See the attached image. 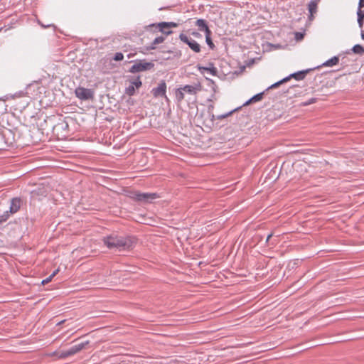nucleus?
<instances>
[{"label":"nucleus","instance_id":"nucleus-1","mask_svg":"<svg viewBox=\"0 0 364 364\" xmlns=\"http://www.w3.org/2000/svg\"><path fill=\"white\" fill-rule=\"evenodd\" d=\"M104 244L110 250L119 251L128 250L134 245V239L131 237H122L111 235L103 238Z\"/></svg>","mask_w":364,"mask_h":364},{"label":"nucleus","instance_id":"nucleus-2","mask_svg":"<svg viewBox=\"0 0 364 364\" xmlns=\"http://www.w3.org/2000/svg\"><path fill=\"white\" fill-rule=\"evenodd\" d=\"M14 142L15 134L14 132L6 127H0V150L13 146Z\"/></svg>","mask_w":364,"mask_h":364},{"label":"nucleus","instance_id":"nucleus-3","mask_svg":"<svg viewBox=\"0 0 364 364\" xmlns=\"http://www.w3.org/2000/svg\"><path fill=\"white\" fill-rule=\"evenodd\" d=\"M154 67V64L152 62H146L145 60H136L130 67L129 72L131 73H136L149 70Z\"/></svg>","mask_w":364,"mask_h":364},{"label":"nucleus","instance_id":"nucleus-4","mask_svg":"<svg viewBox=\"0 0 364 364\" xmlns=\"http://www.w3.org/2000/svg\"><path fill=\"white\" fill-rule=\"evenodd\" d=\"M131 197L138 202L151 203L154 200L158 198L159 196L154 193H141L139 191H134L132 193Z\"/></svg>","mask_w":364,"mask_h":364},{"label":"nucleus","instance_id":"nucleus-5","mask_svg":"<svg viewBox=\"0 0 364 364\" xmlns=\"http://www.w3.org/2000/svg\"><path fill=\"white\" fill-rule=\"evenodd\" d=\"M89 341H85L82 342L80 343L71 346L70 348L67 350H64L61 353V357L63 358H67L69 356H71L73 355L76 354L77 353L80 352L81 350L85 348L87 345H88Z\"/></svg>","mask_w":364,"mask_h":364},{"label":"nucleus","instance_id":"nucleus-6","mask_svg":"<svg viewBox=\"0 0 364 364\" xmlns=\"http://www.w3.org/2000/svg\"><path fill=\"white\" fill-rule=\"evenodd\" d=\"M179 39L184 43L188 46V47L195 53H199L200 51V46L193 38L188 37L184 33L179 35Z\"/></svg>","mask_w":364,"mask_h":364},{"label":"nucleus","instance_id":"nucleus-7","mask_svg":"<svg viewBox=\"0 0 364 364\" xmlns=\"http://www.w3.org/2000/svg\"><path fill=\"white\" fill-rule=\"evenodd\" d=\"M76 97L81 100H91L94 97V92L91 89L78 87L75 89Z\"/></svg>","mask_w":364,"mask_h":364},{"label":"nucleus","instance_id":"nucleus-8","mask_svg":"<svg viewBox=\"0 0 364 364\" xmlns=\"http://www.w3.org/2000/svg\"><path fill=\"white\" fill-rule=\"evenodd\" d=\"M151 92L154 97H166V84L165 81H161L156 87L152 89Z\"/></svg>","mask_w":364,"mask_h":364},{"label":"nucleus","instance_id":"nucleus-9","mask_svg":"<svg viewBox=\"0 0 364 364\" xmlns=\"http://www.w3.org/2000/svg\"><path fill=\"white\" fill-rule=\"evenodd\" d=\"M183 91L184 94H188L191 95H196L198 92L200 91L201 85L200 83L194 85H186L181 87Z\"/></svg>","mask_w":364,"mask_h":364},{"label":"nucleus","instance_id":"nucleus-10","mask_svg":"<svg viewBox=\"0 0 364 364\" xmlns=\"http://www.w3.org/2000/svg\"><path fill=\"white\" fill-rule=\"evenodd\" d=\"M22 204V200L20 198H14L11 200L9 210L11 214L17 213Z\"/></svg>","mask_w":364,"mask_h":364},{"label":"nucleus","instance_id":"nucleus-11","mask_svg":"<svg viewBox=\"0 0 364 364\" xmlns=\"http://www.w3.org/2000/svg\"><path fill=\"white\" fill-rule=\"evenodd\" d=\"M177 26V23L174 22H161L158 24L159 31L166 35L172 33V31H165V28H171Z\"/></svg>","mask_w":364,"mask_h":364},{"label":"nucleus","instance_id":"nucleus-12","mask_svg":"<svg viewBox=\"0 0 364 364\" xmlns=\"http://www.w3.org/2000/svg\"><path fill=\"white\" fill-rule=\"evenodd\" d=\"M195 25L198 27L200 31L204 32L205 34L211 31L208 27V22L205 19H198L196 21Z\"/></svg>","mask_w":364,"mask_h":364},{"label":"nucleus","instance_id":"nucleus-13","mask_svg":"<svg viewBox=\"0 0 364 364\" xmlns=\"http://www.w3.org/2000/svg\"><path fill=\"white\" fill-rule=\"evenodd\" d=\"M318 4L311 1L308 4V11L309 13L308 18L309 21H312L314 19V15L316 14Z\"/></svg>","mask_w":364,"mask_h":364},{"label":"nucleus","instance_id":"nucleus-14","mask_svg":"<svg viewBox=\"0 0 364 364\" xmlns=\"http://www.w3.org/2000/svg\"><path fill=\"white\" fill-rule=\"evenodd\" d=\"M309 71H310L309 69H307V70H305L299 71V72L290 74L287 77H289V80L293 77V78H294L296 80H303L305 77L306 75Z\"/></svg>","mask_w":364,"mask_h":364},{"label":"nucleus","instance_id":"nucleus-15","mask_svg":"<svg viewBox=\"0 0 364 364\" xmlns=\"http://www.w3.org/2000/svg\"><path fill=\"white\" fill-rule=\"evenodd\" d=\"M198 69L201 73H203V70H206L213 76H215L218 73L217 68L214 66L213 63H210L209 67L198 66Z\"/></svg>","mask_w":364,"mask_h":364},{"label":"nucleus","instance_id":"nucleus-16","mask_svg":"<svg viewBox=\"0 0 364 364\" xmlns=\"http://www.w3.org/2000/svg\"><path fill=\"white\" fill-rule=\"evenodd\" d=\"M263 95H264V92L256 94L255 95L252 97L250 100H248L245 103H244L243 105L245 106V105H248L249 104H250L252 102L260 101L263 97Z\"/></svg>","mask_w":364,"mask_h":364},{"label":"nucleus","instance_id":"nucleus-17","mask_svg":"<svg viewBox=\"0 0 364 364\" xmlns=\"http://www.w3.org/2000/svg\"><path fill=\"white\" fill-rule=\"evenodd\" d=\"M338 61H339L338 57L333 56L331 58H330L329 60H328L326 62H324L322 64V66H324V67H331L333 65H335L338 64Z\"/></svg>","mask_w":364,"mask_h":364},{"label":"nucleus","instance_id":"nucleus-18","mask_svg":"<svg viewBox=\"0 0 364 364\" xmlns=\"http://www.w3.org/2000/svg\"><path fill=\"white\" fill-rule=\"evenodd\" d=\"M176 98L178 102H181L184 99L185 94L181 87L176 90Z\"/></svg>","mask_w":364,"mask_h":364},{"label":"nucleus","instance_id":"nucleus-19","mask_svg":"<svg viewBox=\"0 0 364 364\" xmlns=\"http://www.w3.org/2000/svg\"><path fill=\"white\" fill-rule=\"evenodd\" d=\"M211 35H212V32H209L206 34H205V42L207 43V45L209 46V48L211 49V50H213L215 48V45L214 43H213V41H212V38H211Z\"/></svg>","mask_w":364,"mask_h":364},{"label":"nucleus","instance_id":"nucleus-20","mask_svg":"<svg viewBox=\"0 0 364 364\" xmlns=\"http://www.w3.org/2000/svg\"><path fill=\"white\" fill-rule=\"evenodd\" d=\"M164 40H165V38L164 36H158V37L155 38V39L151 43V49H155L156 48V46L159 44V43H163L164 41Z\"/></svg>","mask_w":364,"mask_h":364},{"label":"nucleus","instance_id":"nucleus-21","mask_svg":"<svg viewBox=\"0 0 364 364\" xmlns=\"http://www.w3.org/2000/svg\"><path fill=\"white\" fill-rule=\"evenodd\" d=\"M352 50L355 54H359V55L364 54V48L362 46H360V44L355 45L353 47Z\"/></svg>","mask_w":364,"mask_h":364},{"label":"nucleus","instance_id":"nucleus-22","mask_svg":"<svg viewBox=\"0 0 364 364\" xmlns=\"http://www.w3.org/2000/svg\"><path fill=\"white\" fill-rule=\"evenodd\" d=\"M289 80V77H284V78L282 79L281 80L270 85L269 87H267V90H268L269 89H272V88H276L278 86H279L280 85H282V83L286 82Z\"/></svg>","mask_w":364,"mask_h":364},{"label":"nucleus","instance_id":"nucleus-23","mask_svg":"<svg viewBox=\"0 0 364 364\" xmlns=\"http://www.w3.org/2000/svg\"><path fill=\"white\" fill-rule=\"evenodd\" d=\"M11 215V214L8 210L0 215V225L6 222L10 218Z\"/></svg>","mask_w":364,"mask_h":364},{"label":"nucleus","instance_id":"nucleus-24","mask_svg":"<svg viewBox=\"0 0 364 364\" xmlns=\"http://www.w3.org/2000/svg\"><path fill=\"white\" fill-rule=\"evenodd\" d=\"M125 93L129 96L134 95L135 93V87L134 85L130 84L127 87H126Z\"/></svg>","mask_w":364,"mask_h":364},{"label":"nucleus","instance_id":"nucleus-25","mask_svg":"<svg viewBox=\"0 0 364 364\" xmlns=\"http://www.w3.org/2000/svg\"><path fill=\"white\" fill-rule=\"evenodd\" d=\"M131 84L133 85L135 88H139L141 86L142 82L140 77H137V78L132 81Z\"/></svg>","mask_w":364,"mask_h":364},{"label":"nucleus","instance_id":"nucleus-26","mask_svg":"<svg viewBox=\"0 0 364 364\" xmlns=\"http://www.w3.org/2000/svg\"><path fill=\"white\" fill-rule=\"evenodd\" d=\"M123 58H124V55L121 52L116 53L113 57V60L115 61L122 60Z\"/></svg>","mask_w":364,"mask_h":364},{"label":"nucleus","instance_id":"nucleus-27","mask_svg":"<svg viewBox=\"0 0 364 364\" xmlns=\"http://www.w3.org/2000/svg\"><path fill=\"white\" fill-rule=\"evenodd\" d=\"M38 23L43 28H47L50 27H53L54 28H56V26L54 24H43L42 22H41L39 20H38Z\"/></svg>","mask_w":364,"mask_h":364},{"label":"nucleus","instance_id":"nucleus-28","mask_svg":"<svg viewBox=\"0 0 364 364\" xmlns=\"http://www.w3.org/2000/svg\"><path fill=\"white\" fill-rule=\"evenodd\" d=\"M357 16L362 17V18H364V9L362 10V8H360L359 6L357 11Z\"/></svg>","mask_w":364,"mask_h":364},{"label":"nucleus","instance_id":"nucleus-29","mask_svg":"<svg viewBox=\"0 0 364 364\" xmlns=\"http://www.w3.org/2000/svg\"><path fill=\"white\" fill-rule=\"evenodd\" d=\"M232 112H233V111H230V112H228L226 114L218 115L217 117V119H220L225 118V117H228L229 115H230Z\"/></svg>","mask_w":364,"mask_h":364},{"label":"nucleus","instance_id":"nucleus-30","mask_svg":"<svg viewBox=\"0 0 364 364\" xmlns=\"http://www.w3.org/2000/svg\"><path fill=\"white\" fill-rule=\"evenodd\" d=\"M358 23L360 28H363V18H362V17H358Z\"/></svg>","mask_w":364,"mask_h":364},{"label":"nucleus","instance_id":"nucleus-31","mask_svg":"<svg viewBox=\"0 0 364 364\" xmlns=\"http://www.w3.org/2000/svg\"><path fill=\"white\" fill-rule=\"evenodd\" d=\"M52 279L53 278L50 277V275L48 277H47L46 279H43L41 283H42V284H48V282H50L52 280Z\"/></svg>","mask_w":364,"mask_h":364},{"label":"nucleus","instance_id":"nucleus-32","mask_svg":"<svg viewBox=\"0 0 364 364\" xmlns=\"http://www.w3.org/2000/svg\"><path fill=\"white\" fill-rule=\"evenodd\" d=\"M272 233L271 234H269L267 236V238H266V240H265V244L267 245H269V240H270V238L272 237Z\"/></svg>","mask_w":364,"mask_h":364},{"label":"nucleus","instance_id":"nucleus-33","mask_svg":"<svg viewBox=\"0 0 364 364\" xmlns=\"http://www.w3.org/2000/svg\"><path fill=\"white\" fill-rule=\"evenodd\" d=\"M191 34L196 38L201 37L200 33L198 31H193Z\"/></svg>","mask_w":364,"mask_h":364},{"label":"nucleus","instance_id":"nucleus-34","mask_svg":"<svg viewBox=\"0 0 364 364\" xmlns=\"http://www.w3.org/2000/svg\"><path fill=\"white\" fill-rule=\"evenodd\" d=\"M209 80L211 82V84L213 85V92H216V85H215V82L213 80Z\"/></svg>","mask_w":364,"mask_h":364},{"label":"nucleus","instance_id":"nucleus-35","mask_svg":"<svg viewBox=\"0 0 364 364\" xmlns=\"http://www.w3.org/2000/svg\"><path fill=\"white\" fill-rule=\"evenodd\" d=\"M302 37H303V34L302 33H299V32L296 33V38L297 40L302 38Z\"/></svg>","mask_w":364,"mask_h":364},{"label":"nucleus","instance_id":"nucleus-36","mask_svg":"<svg viewBox=\"0 0 364 364\" xmlns=\"http://www.w3.org/2000/svg\"><path fill=\"white\" fill-rule=\"evenodd\" d=\"M358 6L360 8L364 7V0H359Z\"/></svg>","mask_w":364,"mask_h":364},{"label":"nucleus","instance_id":"nucleus-37","mask_svg":"<svg viewBox=\"0 0 364 364\" xmlns=\"http://www.w3.org/2000/svg\"><path fill=\"white\" fill-rule=\"evenodd\" d=\"M59 272V269H55L51 274H50V277L53 278L57 274L58 272Z\"/></svg>","mask_w":364,"mask_h":364},{"label":"nucleus","instance_id":"nucleus-38","mask_svg":"<svg viewBox=\"0 0 364 364\" xmlns=\"http://www.w3.org/2000/svg\"><path fill=\"white\" fill-rule=\"evenodd\" d=\"M360 36H361V38H362L363 40H364V31H361V34H360Z\"/></svg>","mask_w":364,"mask_h":364},{"label":"nucleus","instance_id":"nucleus-39","mask_svg":"<svg viewBox=\"0 0 364 364\" xmlns=\"http://www.w3.org/2000/svg\"><path fill=\"white\" fill-rule=\"evenodd\" d=\"M320 1L321 0H311V1H313V2H314V3L317 4L319 3Z\"/></svg>","mask_w":364,"mask_h":364},{"label":"nucleus","instance_id":"nucleus-40","mask_svg":"<svg viewBox=\"0 0 364 364\" xmlns=\"http://www.w3.org/2000/svg\"><path fill=\"white\" fill-rule=\"evenodd\" d=\"M270 243H271V245H274V244H276V242H274V241H272Z\"/></svg>","mask_w":364,"mask_h":364},{"label":"nucleus","instance_id":"nucleus-41","mask_svg":"<svg viewBox=\"0 0 364 364\" xmlns=\"http://www.w3.org/2000/svg\"><path fill=\"white\" fill-rule=\"evenodd\" d=\"M165 31H171L170 28H165Z\"/></svg>","mask_w":364,"mask_h":364},{"label":"nucleus","instance_id":"nucleus-42","mask_svg":"<svg viewBox=\"0 0 364 364\" xmlns=\"http://www.w3.org/2000/svg\"><path fill=\"white\" fill-rule=\"evenodd\" d=\"M214 117H215V116L213 114L212 115V120H213Z\"/></svg>","mask_w":364,"mask_h":364},{"label":"nucleus","instance_id":"nucleus-43","mask_svg":"<svg viewBox=\"0 0 364 364\" xmlns=\"http://www.w3.org/2000/svg\"><path fill=\"white\" fill-rule=\"evenodd\" d=\"M1 30V28H0V31Z\"/></svg>","mask_w":364,"mask_h":364}]
</instances>
